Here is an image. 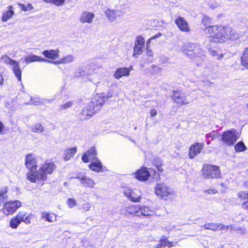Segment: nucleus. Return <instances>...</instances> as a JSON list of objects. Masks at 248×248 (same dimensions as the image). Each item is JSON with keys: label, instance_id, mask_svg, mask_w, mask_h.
I'll return each instance as SVG.
<instances>
[{"label": "nucleus", "instance_id": "obj_1", "mask_svg": "<svg viewBox=\"0 0 248 248\" xmlns=\"http://www.w3.org/2000/svg\"><path fill=\"white\" fill-rule=\"evenodd\" d=\"M206 30L210 35L211 41L215 43H222L227 39L234 40L239 38V34L230 27L212 26H208Z\"/></svg>", "mask_w": 248, "mask_h": 248}, {"label": "nucleus", "instance_id": "obj_2", "mask_svg": "<svg viewBox=\"0 0 248 248\" xmlns=\"http://www.w3.org/2000/svg\"><path fill=\"white\" fill-rule=\"evenodd\" d=\"M181 50L198 66L202 65L206 57L202 48L195 43H185L182 46Z\"/></svg>", "mask_w": 248, "mask_h": 248}, {"label": "nucleus", "instance_id": "obj_3", "mask_svg": "<svg viewBox=\"0 0 248 248\" xmlns=\"http://www.w3.org/2000/svg\"><path fill=\"white\" fill-rule=\"evenodd\" d=\"M55 169L56 166L53 162L46 160L37 171L28 172L27 177L33 183H35L37 180L45 181L47 179V175L51 174Z\"/></svg>", "mask_w": 248, "mask_h": 248}, {"label": "nucleus", "instance_id": "obj_4", "mask_svg": "<svg viewBox=\"0 0 248 248\" xmlns=\"http://www.w3.org/2000/svg\"><path fill=\"white\" fill-rule=\"evenodd\" d=\"M112 90L109 91L107 93H101L96 94L92 99L91 102L89 103L90 106L92 107L96 112L100 109L104 103L108 99L111 97L113 94Z\"/></svg>", "mask_w": 248, "mask_h": 248}, {"label": "nucleus", "instance_id": "obj_5", "mask_svg": "<svg viewBox=\"0 0 248 248\" xmlns=\"http://www.w3.org/2000/svg\"><path fill=\"white\" fill-rule=\"evenodd\" d=\"M171 98L174 102L180 106L189 104L193 100L189 93L175 90L172 91Z\"/></svg>", "mask_w": 248, "mask_h": 248}, {"label": "nucleus", "instance_id": "obj_6", "mask_svg": "<svg viewBox=\"0 0 248 248\" xmlns=\"http://www.w3.org/2000/svg\"><path fill=\"white\" fill-rule=\"evenodd\" d=\"M1 62L12 66L13 72L19 81L21 80V71L19 63L6 55L2 56L0 58Z\"/></svg>", "mask_w": 248, "mask_h": 248}, {"label": "nucleus", "instance_id": "obj_7", "mask_svg": "<svg viewBox=\"0 0 248 248\" xmlns=\"http://www.w3.org/2000/svg\"><path fill=\"white\" fill-rule=\"evenodd\" d=\"M202 176L205 178H215L220 175L219 168L208 164L204 165L202 170Z\"/></svg>", "mask_w": 248, "mask_h": 248}, {"label": "nucleus", "instance_id": "obj_8", "mask_svg": "<svg viewBox=\"0 0 248 248\" xmlns=\"http://www.w3.org/2000/svg\"><path fill=\"white\" fill-rule=\"evenodd\" d=\"M238 138V133L234 129L224 132L221 136L222 141L227 146L232 145Z\"/></svg>", "mask_w": 248, "mask_h": 248}, {"label": "nucleus", "instance_id": "obj_9", "mask_svg": "<svg viewBox=\"0 0 248 248\" xmlns=\"http://www.w3.org/2000/svg\"><path fill=\"white\" fill-rule=\"evenodd\" d=\"M155 193L158 196L161 197H167L174 194L173 189L164 183H160L156 185Z\"/></svg>", "mask_w": 248, "mask_h": 248}, {"label": "nucleus", "instance_id": "obj_10", "mask_svg": "<svg viewBox=\"0 0 248 248\" xmlns=\"http://www.w3.org/2000/svg\"><path fill=\"white\" fill-rule=\"evenodd\" d=\"M123 192L124 195L131 202H138L140 201L141 195L140 190L138 189L132 190L129 188H125Z\"/></svg>", "mask_w": 248, "mask_h": 248}, {"label": "nucleus", "instance_id": "obj_11", "mask_svg": "<svg viewBox=\"0 0 248 248\" xmlns=\"http://www.w3.org/2000/svg\"><path fill=\"white\" fill-rule=\"evenodd\" d=\"M124 13V9L122 7L116 6L114 9H108L106 14L110 22L115 21L117 17L122 16Z\"/></svg>", "mask_w": 248, "mask_h": 248}, {"label": "nucleus", "instance_id": "obj_12", "mask_svg": "<svg viewBox=\"0 0 248 248\" xmlns=\"http://www.w3.org/2000/svg\"><path fill=\"white\" fill-rule=\"evenodd\" d=\"M139 217L142 218H147L151 217H153L155 215L156 212L154 208L143 205H140L139 211Z\"/></svg>", "mask_w": 248, "mask_h": 248}, {"label": "nucleus", "instance_id": "obj_13", "mask_svg": "<svg viewBox=\"0 0 248 248\" xmlns=\"http://www.w3.org/2000/svg\"><path fill=\"white\" fill-rule=\"evenodd\" d=\"M21 206L19 201H11L6 202L3 207V212L6 215L13 214Z\"/></svg>", "mask_w": 248, "mask_h": 248}, {"label": "nucleus", "instance_id": "obj_14", "mask_svg": "<svg viewBox=\"0 0 248 248\" xmlns=\"http://www.w3.org/2000/svg\"><path fill=\"white\" fill-rule=\"evenodd\" d=\"M203 227L206 230H210L215 232L218 230L227 232L228 229L232 228V225H224L221 223L210 222L205 223Z\"/></svg>", "mask_w": 248, "mask_h": 248}, {"label": "nucleus", "instance_id": "obj_15", "mask_svg": "<svg viewBox=\"0 0 248 248\" xmlns=\"http://www.w3.org/2000/svg\"><path fill=\"white\" fill-rule=\"evenodd\" d=\"M37 156L34 155L30 154L26 156L25 164L27 167L30 169V172H35L37 168Z\"/></svg>", "mask_w": 248, "mask_h": 248}, {"label": "nucleus", "instance_id": "obj_16", "mask_svg": "<svg viewBox=\"0 0 248 248\" xmlns=\"http://www.w3.org/2000/svg\"><path fill=\"white\" fill-rule=\"evenodd\" d=\"M144 48V39L140 36L136 37L134 47L133 56L137 57V55L142 53L143 49Z\"/></svg>", "mask_w": 248, "mask_h": 248}, {"label": "nucleus", "instance_id": "obj_17", "mask_svg": "<svg viewBox=\"0 0 248 248\" xmlns=\"http://www.w3.org/2000/svg\"><path fill=\"white\" fill-rule=\"evenodd\" d=\"M19 62L22 63H26V64L35 62H53L51 61L45 59L40 56L33 54H30L26 57L21 58Z\"/></svg>", "mask_w": 248, "mask_h": 248}, {"label": "nucleus", "instance_id": "obj_18", "mask_svg": "<svg viewBox=\"0 0 248 248\" xmlns=\"http://www.w3.org/2000/svg\"><path fill=\"white\" fill-rule=\"evenodd\" d=\"M72 178L78 179L84 186L91 188H93L94 186L95 182L93 180L84 174H77L76 176L72 177Z\"/></svg>", "mask_w": 248, "mask_h": 248}, {"label": "nucleus", "instance_id": "obj_19", "mask_svg": "<svg viewBox=\"0 0 248 248\" xmlns=\"http://www.w3.org/2000/svg\"><path fill=\"white\" fill-rule=\"evenodd\" d=\"M95 17L94 13L89 11L81 12L79 17V21L82 24H92Z\"/></svg>", "mask_w": 248, "mask_h": 248}, {"label": "nucleus", "instance_id": "obj_20", "mask_svg": "<svg viewBox=\"0 0 248 248\" xmlns=\"http://www.w3.org/2000/svg\"><path fill=\"white\" fill-rule=\"evenodd\" d=\"M96 112L95 110L92 107L90 106V104L89 103L88 105L82 109L79 117L81 120L88 119Z\"/></svg>", "mask_w": 248, "mask_h": 248}, {"label": "nucleus", "instance_id": "obj_21", "mask_svg": "<svg viewBox=\"0 0 248 248\" xmlns=\"http://www.w3.org/2000/svg\"><path fill=\"white\" fill-rule=\"evenodd\" d=\"M133 70V67L130 66L129 67H121L117 68L116 71L113 74V77L116 79H119L123 77H128L130 75V72Z\"/></svg>", "mask_w": 248, "mask_h": 248}, {"label": "nucleus", "instance_id": "obj_22", "mask_svg": "<svg viewBox=\"0 0 248 248\" xmlns=\"http://www.w3.org/2000/svg\"><path fill=\"white\" fill-rule=\"evenodd\" d=\"M175 23L181 31L185 32H189L190 31L189 26L184 17L180 16H178L175 19Z\"/></svg>", "mask_w": 248, "mask_h": 248}, {"label": "nucleus", "instance_id": "obj_23", "mask_svg": "<svg viewBox=\"0 0 248 248\" xmlns=\"http://www.w3.org/2000/svg\"><path fill=\"white\" fill-rule=\"evenodd\" d=\"M150 175L151 172L148 170V169L143 167L136 171L135 177L140 181H146Z\"/></svg>", "mask_w": 248, "mask_h": 248}, {"label": "nucleus", "instance_id": "obj_24", "mask_svg": "<svg viewBox=\"0 0 248 248\" xmlns=\"http://www.w3.org/2000/svg\"><path fill=\"white\" fill-rule=\"evenodd\" d=\"M203 143H196L191 145L189 149V156L190 158H194L203 149Z\"/></svg>", "mask_w": 248, "mask_h": 248}, {"label": "nucleus", "instance_id": "obj_25", "mask_svg": "<svg viewBox=\"0 0 248 248\" xmlns=\"http://www.w3.org/2000/svg\"><path fill=\"white\" fill-rule=\"evenodd\" d=\"M96 153L94 147L91 148L88 151L84 153L82 156V160L84 162H89L90 160H94Z\"/></svg>", "mask_w": 248, "mask_h": 248}, {"label": "nucleus", "instance_id": "obj_26", "mask_svg": "<svg viewBox=\"0 0 248 248\" xmlns=\"http://www.w3.org/2000/svg\"><path fill=\"white\" fill-rule=\"evenodd\" d=\"M140 205H129L125 207V211L128 214L139 217Z\"/></svg>", "mask_w": 248, "mask_h": 248}, {"label": "nucleus", "instance_id": "obj_27", "mask_svg": "<svg viewBox=\"0 0 248 248\" xmlns=\"http://www.w3.org/2000/svg\"><path fill=\"white\" fill-rule=\"evenodd\" d=\"M59 50H46L43 52V55L47 58L54 60L59 57Z\"/></svg>", "mask_w": 248, "mask_h": 248}, {"label": "nucleus", "instance_id": "obj_28", "mask_svg": "<svg viewBox=\"0 0 248 248\" xmlns=\"http://www.w3.org/2000/svg\"><path fill=\"white\" fill-rule=\"evenodd\" d=\"M89 168L92 170L100 172L102 169V165L100 161L97 158L93 160L92 163L89 165Z\"/></svg>", "mask_w": 248, "mask_h": 248}, {"label": "nucleus", "instance_id": "obj_29", "mask_svg": "<svg viewBox=\"0 0 248 248\" xmlns=\"http://www.w3.org/2000/svg\"><path fill=\"white\" fill-rule=\"evenodd\" d=\"M41 219L45 221L53 222L56 220V216L52 213L44 212L41 214Z\"/></svg>", "mask_w": 248, "mask_h": 248}, {"label": "nucleus", "instance_id": "obj_30", "mask_svg": "<svg viewBox=\"0 0 248 248\" xmlns=\"http://www.w3.org/2000/svg\"><path fill=\"white\" fill-rule=\"evenodd\" d=\"M12 9L13 7L12 6H9L8 10L3 12L1 18L3 21H7L12 17L14 14V12Z\"/></svg>", "mask_w": 248, "mask_h": 248}, {"label": "nucleus", "instance_id": "obj_31", "mask_svg": "<svg viewBox=\"0 0 248 248\" xmlns=\"http://www.w3.org/2000/svg\"><path fill=\"white\" fill-rule=\"evenodd\" d=\"M77 152L76 147L72 148H67L65 150L63 159L65 161L69 160Z\"/></svg>", "mask_w": 248, "mask_h": 248}, {"label": "nucleus", "instance_id": "obj_32", "mask_svg": "<svg viewBox=\"0 0 248 248\" xmlns=\"http://www.w3.org/2000/svg\"><path fill=\"white\" fill-rule=\"evenodd\" d=\"M241 61L242 65L248 69V47L245 49L241 57Z\"/></svg>", "mask_w": 248, "mask_h": 248}, {"label": "nucleus", "instance_id": "obj_33", "mask_svg": "<svg viewBox=\"0 0 248 248\" xmlns=\"http://www.w3.org/2000/svg\"><path fill=\"white\" fill-rule=\"evenodd\" d=\"M165 246L169 247H172V242L167 240L165 236H163L160 241V244L157 245L156 248Z\"/></svg>", "mask_w": 248, "mask_h": 248}, {"label": "nucleus", "instance_id": "obj_34", "mask_svg": "<svg viewBox=\"0 0 248 248\" xmlns=\"http://www.w3.org/2000/svg\"><path fill=\"white\" fill-rule=\"evenodd\" d=\"M21 223L17 216L13 217L10 221L9 225L12 229H16L19 225Z\"/></svg>", "mask_w": 248, "mask_h": 248}, {"label": "nucleus", "instance_id": "obj_35", "mask_svg": "<svg viewBox=\"0 0 248 248\" xmlns=\"http://www.w3.org/2000/svg\"><path fill=\"white\" fill-rule=\"evenodd\" d=\"M234 149L236 152H240L246 150L247 147L243 141H239L236 144Z\"/></svg>", "mask_w": 248, "mask_h": 248}, {"label": "nucleus", "instance_id": "obj_36", "mask_svg": "<svg viewBox=\"0 0 248 248\" xmlns=\"http://www.w3.org/2000/svg\"><path fill=\"white\" fill-rule=\"evenodd\" d=\"M75 60V57L72 55H68L64 57L60 60V63H68L73 62Z\"/></svg>", "mask_w": 248, "mask_h": 248}, {"label": "nucleus", "instance_id": "obj_37", "mask_svg": "<svg viewBox=\"0 0 248 248\" xmlns=\"http://www.w3.org/2000/svg\"><path fill=\"white\" fill-rule=\"evenodd\" d=\"M31 130L34 133H42L44 131V128L40 124H36L31 126Z\"/></svg>", "mask_w": 248, "mask_h": 248}, {"label": "nucleus", "instance_id": "obj_38", "mask_svg": "<svg viewBox=\"0 0 248 248\" xmlns=\"http://www.w3.org/2000/svg\"><path fill=\"white\" fill-rule=\"evenodd\" d=\"M27 104L29 105H34L35 106H39L43 104V102L41 100L37 97H31L30 101L26 103Z\"/></svg>", "mask_w": 248, "mask_h": 248}, {"label": "nucleus", "instance_id": "obj_39", "mask_svg": "<svg viewBox=\"0 0 248 248\" xmlns=\"http://www.w3.org/2000/svg\"><path fill=\"white\" fill-rule=\"evenodd\" d=\"M7 187H3L0 189V201L4 202L7 199Z\"/></svg>", "mask_w": 248, "mask_h": 248}, {"label": "nucleus", "instance_id": "obj_40", "mask_svg": "<svg viewBox=\"0 0 248 248\" xmlns=\"http://www.w3.org/2000/svg\"><path fill=\"white\" fill-rule=\"evenodd\" d=\"M229 230L231 231H234L237 232V233L243 235L246 233V230L244 227L236 226L233 227L232 226V228H230Z\"/></svg>", "mask_w": 248, "mask_h": 248}, {"label": "nucleus", "instance_id": "obj_41", "mask_svg": "<svg viewBox=\"0 0 248 248\" xmlns=\"http://www.w3.org/2000/svg\"><path fill=\"white\" fill-rule=\"evenodd\" d=\"M36 219V217L34 214H30L28 215L27 217H26L25 223L27 225H29L31 224L33 222L34 220Z\"/></svg>", "mask_w": 248, "mask_h": 248}, {"label": "nucleus", "instance_id": "obj_42", "mask_svg": "<svg viewBox=\"0 0 248 248\" xmlns=\"http://www.w3.org/2000/svg\"><path fill=\"white\" fill-rule=\"evenodd\" d=\"M209 52L211 53V55L215 58L216 59L219 60L221 59L223 57V55L222 53H219V52H217L215 50L212 49H209Z\"/></svg>", "mask_w": 248, "mask_h": 248}, {"label": "nucleus", "instance_id": "obj_43", "mask_svg": "<svg viewBox=\"0 0 248 248\" xmlns=\"http://www.w3.org/2000/svg\"><path fill=\"white\" fill-rule=\"evenodd\" d=\"M237 196L242 200H247L248 199V191H241L238 193Z\"/></svg>", "mask_w": 248, "mask_h": 248}, {"label": "nucleus", "instance_id": "obj_44", "mask_svg": "<svg viewBox=\"0 0 248 248\" xmlns=\"http://www.w3.org/2000/svg\"><path fill=\"white\" fill-rule=\"evenodd\" d=\"M86 75L85 71L82 68H79L77 69L75 73V77L78 78L83 77Z\"/></svg>", "mask_w": 248, "mask_h": 248}, {"label": "nucleus", "instance_id": "obj_45", "mask_svg": "<svg viewBox=\"0 0 248 248\" xmlns=\"http://www.w3.org/2000/svg\"><path fill=\"white\" fill-rule=\"evenodd\" d=\"M17 217L18 218L20 222H24L25 221L26 217L28 216L27 214L25 212H20L17 214Z\"/></svg>", "mask_w": 248, "mask_h": 248}, {"label": "nucleus", "instance_id": "obj_46", "mask_svg": "<svg viewBox=\"0 0 248 248\" xmlns=\"http://www.w3.org/2000/svg\"><path fill=\"white\" fill-rule=\"evenodd\" d=\"M91 208V204L89 202H85L81 205V208L83 212H88L90 210Z\"/></svg>", "mask_w": 248, "mask_h": 248}, {"label": "nucleus", "instance_id": "obj_47", "mask_svg": "<svg viewBox=\"0 0 248 248\" xmlns=\"http://www.w3.org/2000/svg\"><path fill=\"white\" fill-rule=\"evenodd\" d=\"M154 163L155 164L156 167L157 169V170L159 171L162 172L163 170V168H162V162L160 160L159 158H158L157 159H155V160Z\"/></svg>", "mask_w": 248, "mask_h": 248}, {"label": "nucleus", "instance_id": "obj_48", "mask_svg": "<svg viewBox=\"0 0 248 248\" xmlns=\"http://www.w3.org/2000/svg\"><path fill=\"white\" fill-rule=\"evenodd\" d=\"M73 105V102L72 101L68 102L64 104L61 105L60 107V110L62 111L68 108L71 107Z\"/></svg>", "mask_w": 248, "mask_h": 248}, {"label": "nucleus", "instance_id": "obj_49", "mask_svg": "<svg viewBox=\"0 0 248 248\" xmlns=\"http://www.w3.org/2000/svg\"><path fill=\"white\" fill-rule=\"evenodd\" d=\"M67 204L70 208H73L76 204V201L73 199H69L67 200Z\"/></svg>", "mask_w": 248, "mask_h": 248}, {"label": "nucleus", "instance_id": "obj_50", "mask_svg": "<svg viewBox=\"0 0 248 248\" xmlns=\"http://www.w3.org/2000/svg\"><path fill=\"white\" fill-rule=\"evenodd\" d=\"M65 0H52L51 3L56 6H61L63 4Z\"/></svg>", "mask_w": 248, "mask_h": 248}, {"label": "nucleus", "instance_id": "obj_51", "mask_svg": "<svg viewBox=\"0 0 248 248\" xmlns=\"http://www.w3.org/2000/svg\"><path fill=\"white\" fill-rule=\"evenodd\" d=\"M204 192L205 194H214L217 192V190L215 188H211L205 190Z\"/></svg>", "mask_w": 248, "mask_h": 248}, {"label": "nucleus", "instance_id": "obj_52", "mask_svg": "<svg viewBox=\"0 0 248 248\" xmlns=\"http://www.w3.org/2000/svg\"><path fill=\"white\" fill-rule=\"evenodd\" d=\"M149 44H150V40H148L146 43L147 54L149 56H153V52L151 50L149 49Z\"/></svg>", "mask_w": 248, "mask_h": 248}, {"label": "nucleus", "instance_id": "obj_53", "mask_svg": "<svg viewBox=\"0 0 248 248\" xmlns=\"http://www.w3.org/2000/svg\"><path fill=\"white\" fill-rule=\"evenodd\" d=\"M22 9L23 11H27L28 10H32L33 9V6L31 3H29L27 4V6L23 5Z\"/></svg>", "mask_w": 248, "mask_h": 248}, {"label": "nucleus", "instance_id": "obj_54", "mask_svg": "<svg viewBox=\"0 0 248 248\" xmlns=\"http://www.w3.org/2000/svg\"><path fill=\"white\" fill-rule=\"evenodd\" d=\"M216 136L215 132L213 131L211 133L207 134L206 135V138L207 139H211L212 140H213Z\"/></svg>", "mask_w": 248, "mask_h": 248}, {"label": "nucleus", "instance_id": "obj_55", "mask_svg": "<svg viewBox=\"0 0 248 248\" xmlns=\"http://www.w3.org/2000/svg\"><path fill=\"white\" fill-rule=\"evenodd\" d=\"M241 207L244 209L248 210V201L243 202L241 204Z\"/></svg>", "mask_w": 248, "mask_h": 248}, {"label": "nucleus", "instance_id": "obj_56", "mask_svg": "<svg viewBox=\"0 0 248 248\" xmlns=\"http://www.w3.org/2000/svg\"><path fill=\"white\" fill-rule=\"evenodd\" d=\"M151 117H155L157 114V111L155 108H152L150 111Z\"/></svg>", "mask_w": 248, "mask_h": 248}, {"label": "nucleus", "instance_id": "obj_57", "mask_svg": "<svg viewBox=\"0 0 248 248\" xmlns=\"http://www.w3.org/2000/svg\"><path fill=\"white\" fill-rule=\"evenodd\" d=\"M4 125L0 121V134H1L4 130Z\"/></svg>", "mask_w": 248, "mask_h": 248}, {"label": "nucleus", "instance_id": "obj_58", "mask_svg": "<svg viewBox=\"0 0 248 248\" xmlns=\"http://www.w3.org/2000/svg\"><path fill=\"white\" fill-rule=\"evenodd\" d=\"M209 20V18L208 17H205L203 18L202 20V24H203L205 26H206L207 22Z\"/></svg>", "mask_w": 248, "mask_h": 248}, {"label": "nucleus", "instance_id": "obj_59", "mask_svg": "<svg viewBox=\"0 0 248 248\" xmlns=\"http://www.w3.org/2000/svg\"><path fill=\"white\" fill-rule=\"evenodd\" d=\"M161 35V34L160 33H159L158 34H157L156 35L154 36L153 37H152L150 39H149V40H151V39H155L156 38H157L158 37L160 36V35Z\"/></svg>", "mask_w": 248, "mask_h": 248}, {"label": "nucleus", "instance_id": "obj_60", "mask_svg": "<svg viewBox=\"0 0 248 248\" xmlns=\"http://www.w3.org/2000/svg\"><path fill=\"white\" fill-rule=\"evenodd\" d=\"M161 35V34L160 33H159L158 34H157L156 35L154 36L153 37H152L150 39H149V40H151V39H155L156 38H157L158 37L160 36V35Z\"/></svg>", "mask_w": 248, "mask_h": 248}, {"label": "nucleus", "instance_id": "obj_61", "mask_svg": "<svg viewBox=\"0 0 248 248\" xmlns=\"http://www.w3.org/2000/svg\"><path fill=\"white\" fill-rule=\"evenodd\" d=\"M3 79L2 76L1 75H0V84L2 83Z\"/></svg>", "mask_w": 248, "mask_h": 248}, {"label": "nucleus", "instance_id": "obj_62", "mask_svg": "<svg viewBox=\"0 0 248 248\" xmlns=\"http://www.w3.org/2000/svg\"><path fill=\"white\" fill-rule=\"evenodd\" d=\"M234 219H235L236 221H240V220H244V219H243V218H242L240 219V218H238V219H237L236 217H235V218H234Z\"/></svg>", "mask_w": 248, "mask_h": 248}, {"label": "nucleus", "instance_id": "obj_63", "mask_svg": "<svg viewBox=\"0 0 248 248\" xmlns=\"http://www.w3.org/2000/svg\"><path fill=\"white\" fill-rule=\"evenodd\" d=\"M210 142H211V140H208L207 141V143L208 144H210Z\"/></svg>", "mask_w": 248, "mask_h": 248}, {"label": "nucleus", "instance_id": "obj_64", "mask_svg": "<svg viewBox=\"0 0 248 248\" xmlns=\"http://www.w3.org/2000/svg\"><path fill=\"white\" fill-rule=\"evenodd\" d=\"M67 182H65V183H64V186H66V185H67Z\"/></svg>", "mask_w": 248, "mask_h": 248}]
</instances>
